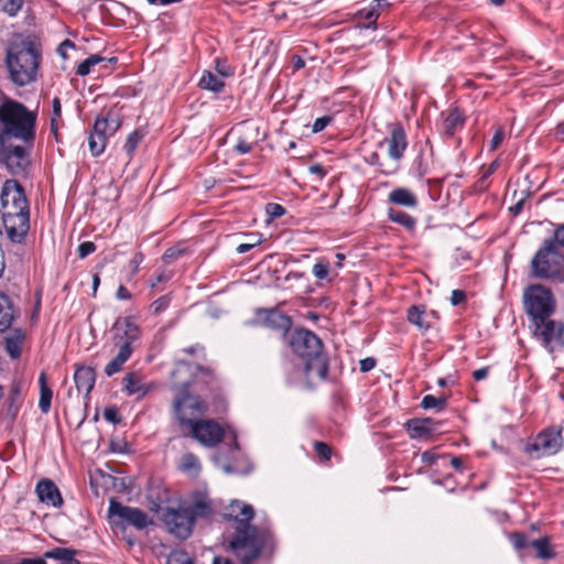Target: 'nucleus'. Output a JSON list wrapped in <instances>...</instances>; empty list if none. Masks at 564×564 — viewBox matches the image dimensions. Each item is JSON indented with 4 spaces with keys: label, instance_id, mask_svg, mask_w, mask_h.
<instances>
[{
    "label": "nucleus",
    "instance_id": "680f3d73",
    "mask_svg": "<svg viewBox=\"0 0 564 564\" xmlns=\"http://www.w3.org/2000/svg\"><path fill=\"white\" fill-rule=\"evenodd\" d=\"M554 237H555V241L560 246L564 247V225L555 230Z\"/></svg>",
    "mask_w": 564,
    "mask_h": 564
},
{
    "label": "nucleus",
    "instance_id": "774afa93",
    "mask_svg": "<svg viewBox=\"0 0 564 564\" xmlns=\"http://www.w3.org/2000/svg\"><path fill=\"white\" fill-rule=\"evenodd\" d=\"M213 564H234V563L226 557L216 556V557H214Z\"/></svg>",
    "mask_w": 564,
    "mask_h": 564
},
{
    "label": "nucleus",
    "instance_id": "cd10ccee",
    "mask_svg": "<svg viewBox=\"0 0 564 564\" xmlns=\"http://www.w3.org/2000/svg\"><path fill=\"white\" fill-rule=\"evenodd\" d=\"M40 388H41V393H40L39 406L43 413H47L51 409V401H52L53 392L46 383L45 373H41V376H40Z\"/></svg>",
    "mask_w": 564,
    "mask_h": 564
},
{
    "label": "nucleus",
    "instance_id": "3c124183",
    "mask_svg": "<svg viewBox=\"0 0 564 564\" xmlns=\"http://www.w3.org/2000/svg\"><path fill=\"white\" fill-rule=\"evenodd\" d=\"M62 113V106L58 98L53 99V118L51 119V126L52 129H55L56 127V120L61 117Z\"/></svg>",
    "mask_w": 564,
    "mask_h": 564
},
{
    "label": "nucleus",
    "instance_id": "bf43d9fd",
    "mask_svg": "<svg viewBox=\"0 0 564 564\" xmlns=\"http://www.w3.org/2000/svg\"><path fill=\"white\" fill-rule=\"evenodd\" d=\"M376 366V361L373 358H366L360 361V370L362 372H367L371 370Z\"/></svg>",
    "mask_w": 564,
    "mask_h": 564
},
{
    "label": "nucleus",
    "instance_id": "7ed1b4c3",
    "mask_svg": "<svg viewBox=\"0 0 564 564\" xmlns=\"http://www.w3.org/2000/svg\"><path fill=\"white\" fill-rule=\"evenodd\" d=\"M41 53L35 43L23 36H15L7 48L6 64L10 79L18 86H25L37 77Z\"/></svg>",
    "mask_w": 564,
    "mask_h": 564
},
{
    "label": "nucleus",
    "instance_id": "c85d7f7f",
    "mask_svg": "<svg viewBox=\"0 0 564 564\" xmlns=\"http://www.w3.org/2000/svg\"><path fill=\"white\" fill-rule=\"evenodd\" d=\"M388 217L391 221L403 226L406 229H413L415 227V219L406 213L390 208L388 210Z\"/></svg>",
    "mask_w": 564,
    "mask_h": 564
},
{
    "label": "nucleus",
    "instance_id": "412c9836",
    "mask_svg": "<svg viewBox=\"0 0 564 564\" xmlns=\"http://www.w3.org/2000/svg\"><path fill=\"white\" fill-rule=\"evenodd\" d=\"M74 380L77 390L88 394L95 384V371L90 367H79L75 371Z\"/></svg>",
    "mask_w": 564,
    "mask_h": 564
},
{
    "label": "nucleus",
    "instance_id": "4be33fe9",
    "mask_svg": "<svg viewBox=\"0 0 564 564\" xmlns=\"http://www.w3.org/2000/svg\"><path fill=\"white\" fill-rule=\"evenodd\" d=\"M389 202L404 207H416L417 198L408 188L399 187L390 192Z\"/></svg>",
    "mask_w": 564,
    "mask_h": 564
},
{
    "label": "nucleus",
    "instance_id": "4c0bfd02",
    "mask_svg": "<svg viewBox=\"0 0 564 564\" xmlns=\"http://www.w3.org/2000/svg\"><path fill=\"white\" fill-rule=\"evenodd\" d=\"M247 239L248 241L247 242H243V243H240L238 247H237V252L238 253H245V252H248L250 251L252 248H254L256 246L260 245L261 243V238L259 236V234L257 232H250L247 235Z\"/></svg>",
    "mask_w": 564,
    "mask_h": 564
},
{
    "label": "nucleus",
    "instance_id": "49530a36",
    "mask_svg": "<svg viewBox=\"0 0 564 564\" xmlns=\"http://www.w3.org/2000/svg\"><path fill=\"white\" fill-rule=\"evenodd\" d=\"M313 274L318 280H323V279L327 278V275H328V265L326 263H323V262L315 263L314 267H313Z\"/></svg>",
    "mask_w": 564,
    "mask_h": 564
},
{
    "label": "nucleus",
    "instance_id": "0e129e2a",
    "mask_svg": "<svg viewBox=\"0 0 564 564\" xmlns=\"http://www.w3.org/2000/svg\"><path fill=\"white\" fill-rule=\"evenodd\" d=\"M310 172L312 174L318 175L321 177H323L325 175L324 167L321 164H314V165L310 166Z\"/></svg>",
    "mask_w": 564,
    "mask_h": 564
},
{
    "label": "nucleus",
    "instance_id": "473e14b6",
    "mask_svg": "<svg viewBox=\"0 0 564 564\" xmlns=\"http://www.w3.org/2000/svg\"><path fill=\"white\" fill-rule=\"evenodd\" d=\"M267 319L275 328L288 329L291 325L290 318L278 311H271Z\"/></svg>",
    "mask_w": 564,
    "mask_h": 564
},
{
    "label": "nucleus",
    "instance_id": "c9c22d12",
    "mask_svg": "<svg viewBox=\"0 0 564 564\" xmlns=\"http://www.w3.org/2000/svg\"><path fill=\"white\" fill-rule=\"evenodd\" d=\"M166 564H194V562L185 551L174 550L170 553Z\"/></svg>",
    "mask_w": 564,
    "mask_h": 564
},
{
    "label": "nucleus",
    "instance_id": "f03ea898",
    "mask_svg": "<svg viewBox=\"0 0 564 564\" xmlns=\"http://www.w3.org/2000/svg\"><path fill=\"white\" fill-rule=\"evenodd\" d=\"M253 516L252 506L240 500H232L224 513L225 518L235 522L236 532L230 546L241 557L243 564H250L261 549L258 531L249 523Z\"/></svg>",
    "mask_w": 564,
    "mask_h": 564
},
{
    "label": "nucleus",
    "instance_id": "6e6d98bb",
    "mask_svg": "<svg viewBox=\"0 0 564 564\" xmlns=\"http://www.w3.org/2000/svg\"><path fill=\"white\" fill-rule=\"evenodd\" d=\"M143 261V256L141 253L134 254V257L129 261V268L131 269V274L134 275L139 271V267Z\"/></svg>",
    "mask_w": 564,
    "mask_h": 564
},
{
    "label": "nucleus",
    "instance_id": "864d4df0",
    "mask_svg": "<svg viewBox=\"0 0 564 564\" xmlns=\"http://www.w3.org/2000/svg\"><path fill=\"white\" fill-rule=\"evenodd\" d=\"M329 122H330V118L327 116L317 118L312 127L313 132H315V133L321 132L328 126Z\"/></svg>",
    "mask_w": 564,
    "mask_h": 564
},
{
    "label": "nucleus",
    "instance_id": "2eb2a0df",
    "mask_svg": "<svg viewBox=\"0 0 564 564\" xmlns=\"http://www.w3.org/2000/svg\"><path fill=\"white\" fill-rule=\"evenodd\" d=\"M534 325L535 334L543 339L546 347L550 346L553 341L560 343L562 346H564V326L562 323L551 321L549 317L547 319L534 322Z\"/></svg>",
    "mask_w": 564,
    "mask_h": 564
},
{
    "label": "nucleus",
    "instance_id": "aec40b11",
    "mask_svg": "<svg viewBox=\"0 0 564 564\" xmlns=\"http://www.w3.org/2000/svg\"><path fill=\"white\" fill-rule=\"evenodd\" d=\"M406 426L412 438L427 437L436 431V424L432 419L410 420Z\"/></svg>",
    "mask_w": 564,
    "mask_h": 564
},
{
    "label": "nucleus",
    "instance_id": "9d476101",
    "mask_svg": "<svg viewBox=\"0 0 564 564\" xmlns=\"http://www.w3.org/2000/svg\"><path fill=\"white\" fill-rule=\"evenodd\" d=\"M108 519L112 525L124 527L126 524L132 525L138 530H142L151 522L148 514L138 509L123 506L115 498L109 501Z\"/></svg>",
    "mask_w": 564,
    "mask_h": 564
},
{
    "label": "nucleus",
    "instance_id": "5fc2aeb1",
    "mask_svg": "<svg viewBox=\"0 0 564 564\" xmlns=\"http://www.w3.org/2000/svg\"><path fill=\"white\" fill-rule=\"evenodd\" d=\"M315 449L317 452V454L323 457L324 459H329L330 458V447L325 444V443H322V442H316L315 443Z\"/></svg>",
    "mask_w": 564,
    "mask_h": 564
},
{
    "label": "nucleus",
    "instance_id": "c756f323",
    "mask_svg": "<svg viewBox=\"0 0 564 564\" xmlns=\"http://www.w3.org/2000/svg\"><path fill=\"white\" fill-rule=\"evenodd\" d=\"M464 123V118L459 110L454 109L451 110L444 121L445 132L449 135L454 134L457 128L462 127Z\"/></svg>",
    "mask_w": 564,
    "mask_h": 564
},
{
    "label": "nucleus",
    "instance_id": "bb28decb",
    "mask_svg": "<svg viewBox=\"0 0 564 564\" xmlns=\"http://www.w3.org/2000/svg\"><path fill=\"white\" fill-rule=\"evenodd\" d=\"M199 87L218 93L224 87V80L209 70H205L199 79Z\"/></svg>",
    "mask_w": 564,
    "mask_h": 564
},
{
    "label": "nucleus",
    "instance_id": "e433bc0d",
    "mask_svg": "<svg viewBox=\"0 0 564 564\" xmlns=\"http://www.w3.org/2000/svg\"><path fill=\"white\" fill-rule=\"evenodd\" d=\"M142 138H143V134L140 131H138V130L131 132L128 135L127 141H126V143L123 145V149H124V151L127 152L128 155H132V153L134 152V150L139 145V143L142 140Z\"/></svg>",
    "mask_w": 564,
    "mask_h": 564
},
{
    "label": "nucleus",
    "instance_id": "58836bf2",
    "mask_svg": "<svg viewBox=\"0 0 564 564\" xmlns=\"http://www.w3.org/2000/svg\"><path fill=\"white\" fill-rule=\"evenodd\" d=\"M390 6V1L389 0H375L367 14H366V19L367 20H376L379 15V11L389 7Z\"/></svg>",
    "mask_w": 564,
    "mask_h": 564
},
{
    "label": "nucleus",
    "instance_id": "ea45409f",
    "mask_svg": "<svg viewBox=\"0 0 564 564\" xmlns=\"http://www.w3.org/2000/svg\"><path fill=\"white\" fill-rule=\"evenodd\" d=\"M20 402H21L20 388H19V386H14L11 388V391H10V404H9V412L12 415L17 414Z\"/></svg>",
    "mask_w": 564,
    "mask_h": 564
},
{
    "label": "nucleus",
    "instance_id": "f257e3e1",
    "mask_svg": "<svg viewBox=\"0 0 564 564\" xmlns=\"http://www.w3.org/2000/svg\"><path fill=\"white\" fill-rule=\"evenodd\" d=\"M37 115L23 104L12 100L0 117V163L11 174L25 172L29 148L35 139Z\"/></svg>",
    "mask_w": 564,
    "mask_h": 564
},
{
    "label": "nucleus",
    "instance_id": "1a4fd4ad",
    "mask_svg": "<svg viewBox=\"0 0 564 564\" xmlns=\"http://www.w3.org/2000/svg\"><path fill=\"white\" fill-rule=\"evenodd\" d=\"M523 301L525 311L533 322L547 319L555 307L551 291L541 284L528 286L523 293Z\"/></svg>",
    "mask_w": 564,
    "mask_h": 564
},
{
    "label": "nucleus",
    "instance_id": "393cba45",
    "mask_svg": "<svg viewBox=\"0 0 564 564\" xmlns=\"http://www.w3.org/2000/svg\"><path fill=\"white\" fill-rule=\"evenodd\" d=\"M13 321L11 301L7 295L0 293V333L8 329Z\"/></svg>",
    "mask_w": 564,
    "mask_h": 564
},
{
    "label": "nucleus",
    "instance_id": "6e6552de",
    "mask_svg": "<svg viewBox=\"0 0 564 564\" xmlns=\"http://www.w3.org/2000/svg\"><path fill=\"white\" fill-rule=\"evenodd\" d=\"M531 269L538 279L564 281V257L558 252L554 241H544L531 261Z\"/></svg>",
    "mask_w": 564,
    "mask_h": 564
},
{
    "label": "nucleus",
    "instance_id": "052dcab7",
    "mask_svg": "<svg viewBox=\"0 0 564 564\" xmlns=\"http://www.w3.org/2000/svg\"><path fill=\"white\" fill-rule=\"evenodd\" d=\"M488 376V368L484 367L474 371L473 377L475 380L480 381Z\"/></svg>",
    "mask_w": 564,
    "mask_h": 564
},
{
    "label": "nucleus",
    "instance_id": "13d9d810",
    "mask_svg": "<svg viewBox=\"0 0 564 564\" xmlns=\"http://www.w3.org/2000/svg\"><path fill=\"white\" fill-rule=\"evenodd\" d=\"M75 45L72 41L69 40H65L63 41L59 46H58V54L63 57V58H66V52H67V48H74Z\"/></svg>",
    "mask_w": 564,
    "mask_h": 564
},
{
    "label": "nucleus",
    "instance_id": "e2e57ef3",
    "mask_svg": "<svg viewBox=\"0 0 564 564\" xmlns=\"http://www.w3.org/2000/svg\"><path fill=\"white\" fill-rule=\"evenodd\" d=\"M117 297L119 300H129L131 294L123 285H120L117 290Z\"/></svg>",
    "mask_w": 564,
    "mask_h": 564
},
{
    "label": "nucleus",
    "instance_id": "09e8293b",
    "mask_svg": "<svg viewBox=\"0 0 564 564\" xmlns=\"http://www.w3.org/2000/svg\"><path fill=\"white\" fill-rule=\"evenodd\" d=\"M95 250H96V246L94 242L85 241L79 245L78 254L83 259V258H86L87 256H89L90 253H93Z\"/></svg>",
    "mask_w": 564,
    "mask_h": 564
},
{
    "label": "nucleus",
    "instance_id": "79ce46f5",
    "mask_svg": "<svg viewBox=\"0 0 564 564\" xmlns=\"http://www.w3.org/2000/svg\"><path fill=\"white\" fill-rule=\"evenodd\" d=\"M21 336H19L17 339L14 338H7V350L10 354L12 358H18L21 354L19 339Z\"/></svg>",
    "mask_w": 564,
    "mask_h": 564
},
{
    "label": "nucleus",
    "instance_id": "338daca9",
    "mask_svg": "<svg viewBox=\"0 0 564 564\" xmlns=\"http://www.w3.org/2000/svg\"><path fill=\"white\" fill-rule=\"evenodd\" d=\"M555 133L556 137L564 142V122L557 124Z\"/></svg>",
    "mask_w": 564,
    "mask_h": 564
},
{
    "label": "nucleus",
    "instance_id": "20e7f679",
    "mask_svg": "<svg viewBox=\"0 0 564 564\" xmlns=\"http://www.w3.org/2000/svg\"><path fill=\"white\" fill-rule=\"evenodd\" d=\"M193 366L185 362L177 364L172 372L173 388L175 390L173 399L174 414L183 429L198 421L207 411V403L197 394L189 390L192 381H181L182 377L192 373Z\"/></svg>",
    "mask_w": 564,
    "mask_h": 564
},
{
    "label": "nucleus",
    "instance_id": "5701e85b",
    "mask_svg": "<svg viewBox=\"0 0 564 564\" xmlns=\"http://www.w3.org/2000/svg\"><path fill=\"white\" fill-rule=\"evenodd\" d=\"M119 129V122L115 119L110 120L106 117H98L95 120L93 131L95 134L106 137L108 139Z\"/></svg>",
    "mask_w": 564,
    "mask_h": 564
},
{
    "label": "nucleus",
    "instance_id": "ddd939ff",
    "mask_svg": "<svg viewBox=\"0 0 564 564\" xmlns=\"http://www.w3.org/2000/svg\"><path fill=\"white\" fill-rule=\"evenodd\" d=\"M163 521L169 531L180 539H186L194 524V520L184 507L167 508L163 513Z\"/></svg>",
    "mask_w": 564,
    "mask_h": 564
},
{
    "label": "nucleus",
    "instance_id": "603ef678",
    "mask_svg": "<svg viewBox=\"0 0 564 564\" xmlns=\"http://www.w3.org/2000/svg\"><path fill=\"white\" fill-rule=\"evenodd\" d=\"M104 417L111 423H118L120 421L118 410L115 406L106 408L104 411Z\"/></svg>",
    "mask_w": 564,
    "mask_h": 564
},
{
    "label": "nucleus",
    "instance_id": "dca6fc26",
    "mask_svg": "<svg viewBox=\"0 0 564 564\" xmlns=\"http://www.w3.org/2000/svg\"><path fill=\"white\" fill-rule=\"evenodd\" d=\"M388 144L389 156L399 161L408 147L405 131L401 124H394L391 129L390 137L384 140Z\"/></svg>",
    "mask_w": 564,
    "mask_h": 564
},
{
    "label": "nucleus",
    "instance_id": "9b49d317",
    "mask_svg": "<svg viewBox=\"0 0 564 564\" xmlns=\"http://www.w3.org/2000/svg\"><path fill=\"white\" fill-rule=\"evenodd\" d=\"M563 445L561 430L547 429L539 433L533 442L527 446V452L540 458L556 454Z\"/></svg>",
    "mask_w": 564,
    "mask_h": 564
},
{
    "label": "nucleus",
    "instance_id": "f3484780",
    "mask_svg": "<svg viewBox=\"0 0 564 564\" xmlns=\"http://www.w3.org/2000/svg\"><path fill=\"white\" fill-rule=\"evenodd\" d=\"M35 491L40 501L47 506L59 507L63 502L58 488L50 479L40 480Z\"/></svg>",
    "mask_w": 564,
    "mask_h": 564
},
{
    "label": "nucleus",
    "instance_id": "423d86ee",
    "mask_svg": "<svg viewBox=\"0 0 564 564\" xmlns=\"http://www.w3.org/2000/svg\"><path fill=\"white\" fill-rule=\"evenodd\" d=\"M290 346L303 360V372L307 381L326 378L327 358L323 354L322 340L313 332L303 328L294 330L291 334Z\"/></svg>",
    "mask_w": 564,
    "mask_h": 564
},
{
    "label": "nucleus",
    "instance_id": "4468645a",
    "mask_svg": "<svg viewBox=\"0 0 564 564\" xmlns=\"http://www.w3.org/2000/svg\"><path fill=\"white\" fill-rule=\"evenodd\" d=\"M195 521L197 519H208L215 512V506L210 498L204 491H195L191 496L187 507H184Z\"/></svg>",
    "mask_w": 564,
    "mask_h": 564
},
{
    "label": "nucleus",
    "instance_id": "c03bdc74",
    "mask_svg": "<svg viewBox=\"0 0 564 564\" xmlns=\"http://www.w3.org/2000/svg\"><path fill=\"white\" fill-rule=\"evenodd\" d=\"M510 541L517 550H522L529 545L527 536L522 533L510 534Z\"/></svg>",
    "mask_w": 564,
    "mask_h": 564
},
{
    "label": "nucleus",
    "instance_id": "a211bd4d",
    "mask_svg": "<svg viewBox=\"0 0 564 564\" xmlns=\"http://www.w3.org/2000/svg\"><path fill=\"white\" fill-rule=\"evenodd\" d=\"M152 388L151 383L144 381V377L139 372H129L123 378V389L128 395H134L137 399L143 398Z\"/></svg>",
    "mask_w": 564,
    "mask_h": 564
},
{
    "label": "nucleus",
    "instance_id": "4d7b16f0",
    "mask_svg": "<svg viewBox=\"0 0 564 564\" xmlns=\"http://www.w3.org/2000/svg\"><path fill=\"white\" fill-rule=\"evenodd\" d=\"M466 299L465 292L460 290H454L451 295V302L453 305L463 303Z\"/></svg>",
    "mask_w": 564,
    "mask_h": 564
},
{
    "label": "nucleus",
    "instance_id": "72a5a7b5",
    "mask_svg": "<svg viewBox=\"0 0 564 564\" xmlns=\"http://www.w3.org/2000/svg\"><path fill=\"white\" fill-rule=\"evenodd\" d=\"M104 61V57L94 54L87 57L77 66V74L79 76H86L90 73L91 68Z\"/></svg>",
    "mask_w": 564,
    "mask_h": 564
},
{
    "label": "nucleus",
    "instance_id": "39448f33",
    "mask_svg": "<svg viewBox=\"0 0 564 564\" xmlns=\"http://www.w3.org/2000/svg\"><path fill=\"white\" fill-rule=\"evenodd\" d=\"M2 223L12 241H21L29 225V206L21 185L17 181H7L1 192Z\"/></svg>",
    "mask_w": 564,
    "mask_h": 564
},
{
    "label": "nucleus",
    "instance_id": "7c9ffc66",
    "mask_svg": "<svg viewBox=\"0 0 564 564\" xmlns=\"http://www.w3.org/2000/svg\"><path fill=\"white\" fill-rule=\"evenodd\" d=\"M530 545L536 551V556L540 558H552L554 552L552 551L550 541L547 538L533 540Z\"/></svg>",
    "mask_w": 564,
    "mask_h": 564
},
{
    "label": "nucleus",
    "instance_id": "0eeeda50",
    "mask_svg": "<svg viewBox=\"0 0 564 564\" xmlns=\"http://www.w3.org/2000/svg\"><path fill=\"white\" fill-rule=\"evenodd\" d=\"M113 345L118 347V352L105 367V373L108 377L119 372L123 365L131 357L132 344L139 338L140 330L138 325L130 318H119L112 326Z\"/></svg>",
    "mask_w": 564,
    "mask_h": 564
},
{
    "label": "nucleus",
    "instance_id": "a878e982",
    "mask_svg": "<svg viewBox=\"0 0 564 564\" xmlns=\"http://www.w3.org/2000/svg\"><path fill=\"white\" fill-rule=\"evenodd\" d=\"M408 321L422 330H426L431 326L430 322L427 321V314L425 310L417 305H412L409 307Z\"/></svg>",
    "mask_w": 564,
    "mask_h": 564
},
{
    "label": "nucleus",
    "instance_id": "8fccbe9b",
    "mask_svg": "<svg viewBox=\"0 0 564 564\" xmlns=\"http://www.w3.org/2000/svg\"><path fill=\"white\" fill-rule=\"evenodd\" d=\"M503 139H505V131L502 128H498L490 141L489 149L491 151L496 150L501 144Z\"/></svg>",
    "mask_w": 564,
    "mask_h": 564
},
{
    "label": "nucleus",
    "instance_id": "37998d69",
    "mask_svg": "<svg viewBox=\"0 0 564 564\" xmlns=\"http://www.w3.org/2000/svg\"><path fill=\"white\" fill-rule=\"evenodd\" d=\"M265 212L271 218H279L285 214V208L275 203H269L265 206Z\"/></svg>",
    "mask_w": 564,
    "mask_h": 564
},
{
    "label": "nucleus",
    "instance_id": "6ab92c4d",
    "mask_svg": "<svg viewBox=\"0 0 564 564\" xmlns=\"http://www.w3.org/2000/svg\"><path fill=\"white\" fill-rule=\"evenodd\" d=\"M34 564H80L74 557V551L69 549L56 547L45 553V557L34 558Z\"/></svg>",
    "mask_w": 564,
    "mask_h": 564
},
{
    "label": "nucleus",
    "instance_id": "de8ad7c7",
    "mask_svg": "<svg viewBox=\"0 0 564 564\" xmlns=\"http://www.w3.org/2000/svg\"><path fill=\"white\" fill-rule=\"evenodd\" d=\"M169 303L170 300L166 296H162L152 303L151 310L154 314H159L169 306Z\"/></svg>",
    "mask_w": 564,
    "mask_h": 564
},
{
    "label": "nucleus",
    "instance_id": "2f4dec72",
    "mask_svg": "<svg viewBox=\"0 0 564 564\" xmlns=\"http://www.w3.org/2000/svg\"><path fill=\"white\" fill-rule=\"evenodd\" d=\"M108 139L106 137H101L99 134H95L94 132H90L89 135V150L94 156L100 155L107 145Z\"/></svg>",
    "mask_w": 564,
    "mask_h": 564
},
{
    "label": "nucleus",
    "instance_id": "b1692460",
    "mask_svg": "<svg viewBox=\"0 0 564 564\" xmlns=\"http://www.w3.org/2000/svg\"><path fill=\"white\" fill-rule=\"evenodd\" d=\"M178 468L182 473L191 477H197L200 473V463L198 457L193 453H186L181 457Z\"/></svg>",
    "mask_w": 564,
    "mask_h": 564
},
{
    "label": "nucleus",
    "instance_id": "a18cd8bd",
    "mask_svg": "<svg viewBox=\"0 0 564 564\" xmlns=\"http://www.w3.org/2000/svg\"><path fill=\"white\" fill-rule=\"evenodd\" d=\"M254 142L248 141L245 138H240L235 147V150L240 154L249 153L253 149Z\"/></svg>",
    "mask_w": 564,
    "mask_h": 564
},
{
    "label": "nucleus",
    "instance_id": "a19ab883",
    "mask_svg": "<svg viewBox=\"0 0 564 564\" xmlns=\"http://www.w3.org/2000/svg\"><path fill=\"white\" fill-rule=\"evenodd\" d=\"M23 0H0V8L10 15H14L22 7Z\"/></svg>",
    "mask_w": 564,
    "mask_h": 564
},
{
    "label": "nucleus",
    "instance_id": "f704fd0d",
    "mask_svg": "<svg viewBox=\"0 0 564 564\" xmlns=\"http://www.w3.org/2000/svg\"><path fill=\"white\" fill-rule=\"evenodd\" d=\"M446 398L444 397H434L432 394H427L422 399L421 406L425 410L436 409L443 410L445 408Z\"/></svg>",
    "mask_w": 564,
    "mask_h": 564
},
{
    "label": "nucleus",
    "instance_id": "f8f14e48",
    "mask_svg": "<svg viewBox=\"0 0 564 564\" xmlns=\"http://www.w3.org/2000/svg\"><path fill=\"white\" fill-rule=\"evenodd\" d=\"M186 430L187 435L206 447L216 446L225 435V430L214 420L199 419Z\"/></svg>",
    "mask_w": 564,
    "mask_h": 564
},
{
    "label": "nucleus",
    "instance_id": "69168bd1",
    "mask_svg": "<svg viewBox=\"0 0 564 564\" xmlns=\"http://www.w3.org/2000/svg\"><path fill=\"white\" fill-rule=\"evenodd\" d=\"M451 465L457 469V470H462L463 469V459L460 457H453L451 459Z\"/></svg>",
    "mask_w": 564,
    "mask_h": 564
}]
</instances>
